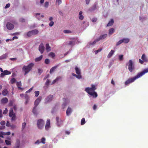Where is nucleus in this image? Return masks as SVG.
Here are the masks:
<instances>
[{
    "label": "nucleus",
    "mask_w": 148,
    "mask_h": 148,
    "mask_svg": "<svg viewBox=\"0 0 148 148\" xmlns=\"http://www.w3.org/2000/svg\"><path fill=\"white\" fill-rule=\"evenodd\" d=\"M91 86V87L86 88H85V91L89 95L92 97L93 98H96L98 96L97 93L95 91V90L97 89L96 85L92 84Z\"/></svg>",
    "instance_id": "obj_1"
},
{
    "label": "nucleus",
    "mask_w": 148,
    "mask_h": 148,
    "mask_svg": "<svg viewBox=\"0 0 148 148\" xmlns=\"http://www.w3.org/2000/svg\"><path fill=\"white\" fill-rule=\"evenodd\" d=\"M34 65V63H31L27 66H23L22 70L25 72V75H26L31 70Z\"/></svg>",
    "instance_id": "obj_2"
},
{
    "label": "nucleus",
    "mask_w": 148,
    "mask_h": 148,
    "mask_svg": "<svg viewBox=\"0 0 148 148\" xmlns=\"http://www.w3.org/2000/svg\"><path fill=\"white\" fill-rule=\"evenodd\" d=\"M128 69L130 72H132L135 69L132 60H130L128 63Z\"/></svg>",
    "instance_id": "obj_3"
},
{
    "label": "nucleus",
    "mask_w": 148,
    "mask_h": 148,
    "mask_svg": "<svg viewBox=\"0 0 148 148\" xmlns=\"http://www.w3.org/2000/svg\"><path fill=\"white\" fill-rule=\"evenodd\" d=\"M143 75L141 72L140 73H138L135 76V77L132 78H129V79L130 81L132 83L134 82L136 79L141 77Z\"/></svg>",
    "instance_id": "obj_4"
},
{
    "label": "nucleus",
    "mask_w": 148,
    "mask_h": 148,
    "mask_svg": "<svg viewBox=\"0 0 148 148\" xmlns=\"http://www.w3.org/2000/svg\"><path fill=\"white\" fill-rule=\"evenodd\" d=\"M44 122L42 119H39L37 121V126L39 129H42L44 126Z\"/></svg>",
    "instance_id": "obj_5"
},
{
    "label": "nucleus",
    "mask_w": 148,
    "mask_h": 148,
    "mask_svg": "<svg viewBox=\"0 0 148 148\" xmlns=\"http://www.w3.org/2000/svg\"><path fill=\"white\" fill-rule=\"evenodd\" d=\"M38 31L37 29H34L29 31L27 34V35L28 37H30L32 35H36L38 34Z\"/></svg>",
    "instance_id": "obj_6"
},
{
    "label": "nucleus",
    "mask_w": 148,
    "mask_h": 148,
    "mask_svg": "<svg viewBox=\"0 0 148 148\" xmlns=\"http://www.w3.org/2000/svg\"><path fill=\"white\" fill-rule=\"evenodd\" d=\"M9 116L11 117L12 120L14 121L15 120L16 116L15 114L14 113L12 108H11L10 110Z\"/></svg>",
    "instance_id": "obj_7"
},
{
    "label": "nucleus",
    "mask_w": 148,
    "mask_h": 148,
    "mask_svg": "<svg viewBox=\"0 0 148 148\" xmlns=\"http://www.w3.org/2000/svg\"><path fill=\"white\" fill-rule=\"evenodd\" d=\"M6 27L8 29L12 30L14 28V26L12 24L8 22L6 24Z\"/></svg>",
    "instance_id": "obj_8"
},
{
    "label": "nucleus",
    "mask_w": 148,
    "mask_h": 148,
    "mask_svg": "<svg viewBox=\"0 0 148 148\" xmlns=\"http://www.w3.org/2000/svg\"><path fill=\"white\" fill-rule=\"evenodd\" d=\"M38 49L41 53H42L45 50V47L42 43H41L39 46Z\"/></svg>",
    "instance_id": "obj_9"
},
{
    "label": "nucleus",
    "mask_w": 148,
    "mask_h": 148,
    "mask_svg": "<svg viewBox=\"0 0 148 148\" xmlns=\"http://www.w3.org/2000/svg\"><path fill=\"white\" fill-rule=\"evenodd\" d=\"M11 74V72L7 70H5L1 74L0 77H3L4 75H10Z\"/></svg>",
    "instance_id": "obj_10"
},
{
    "label": "nucleus",
    "mask_w": 148,
    "mask_h": 148,
    "mask_svg": "<svg viewBox=\"0 0 148 148\" xmlns=\"http://www.w3.org/2000/svg\"><path fill=\"white\" fill-rule=\"evenodd\" d=\"M53 98V95H49L45 99V101L46 103H48L51 101Z\"/></svg>",
    "instance_id": "obj_11"
},
{
    "label": "nucleus",
    "mask_w": 148,
    "mask_h": 148,
    "mask_svg": "<svg viewBox=\"0 0 148 148\" xmlns=\"http://www.w3.org/2000/svg\"><path fill=\"white\" fill-rule=\"evenodd\" d=\"M50 127V121L49 119H47V121L45 125V129L46 130H48Z\"/></svg>",
    "instance_id": "obj_12"
},
{
    "label": "nucleus",
    "mask_w": 148,
    "mask_h": 148,
    "mask_svg": "<svg viewBox=\"0 0 148 148\" xmlns=\"http://www.w3.org/2000/svg\"><path fill=\"white\" fill-rule=\"evenodd\" d=\"M41 99V97H39L35 101L34 105L36 107H37L39 102L40 101Z\"/></svg>",
    "instance_id": "obj_13"
},
{
    "label": "nucleus",
    "mask_w": 148,
    "mask_h": 148,
    "mask_svg": "<svg viewBox=\"0 0 148 148\" xmlns=\"http://www.w3.org/2000/svg\"><path fill=\"white\" fill-rule=\"evenodd\" d=\"M1 103L2 104H5L7 103L8 102V99L6 97L2 98L1 101Z\"/></svg>",
    "instance_id": "obj_14"
},
{
    "label": "nucleus",
    "mask_w": 148,
    "mask_h": 148,
    "mask_svg": "<svg viewBox=\"0 0 148 148\" xmlns=\"http://www.w3.org/2000/svg\"><path fill=\"white\" fill-rule=\"evenodd\" d=\"M56 120L57 121V125L58 126H60L62 124V121L60 120L59 118L58 117H56Z\"/></svg>",
    "instance_id": "obj_15"
},
{
    "label": "nucleus",
    "mask_w": 148,
    "mask_h": 148,
    "mask_svg": "<svg viewBox=\"0 0 148 148\" xmlns=\"http://www.w3.org/2000/svg\"><path fill=\"white\" fill-rule=\"evenodd\" d=\"M72 112V109L71 108L69 107L66 112L67 115L69 116Z\"/></svg>",
    "instance_id": "obj_16"
},
{
    "label": "nucleus",
    "mask_w": 148,
    "mask_h": 148,
    "mask_svg": "<svg viewBox=\"0 0 148 148\" xmlns=\"http://www.w3.org/2000/svg\"><path fill=\"white\" fill-rule=\"evenodd\" d=\"M16 86L18 87V88L20 90H23V88H21V82H17L16 83Z\"/></svg>",
    "instance_id": "obj_17"
},
{
    "label": "nucleus",
    "mask_w": 148,
    "mask_h": 148,
    "mask_svg": "<svg viewBox=\"0 0 148 148\" xmlns=\"http://www.w3.org/2000/svg\"><path fill=\"white\" fill-rule=\"evenodd\" d=\"M20 146V141L19 140H17L14 148H19Z\"/></svg>",
    "instance_id": "obj_18"
},
{
    "label": "nucleus",
    "mask_w": 148,
    "mask_h": 148,
    "mask_svg": "<svg viewBox=\"0 0 148 148\" xmlns=\"http://www.w3.org/2000/svg\"><path fill=\"white\" fill-rule=\"evenodd\" d=\"M107 36V34H104L102 35H101L100 37L98 38V40H101L103 39L106 38Z\"/></svg>",
    "instance_id": "obj_19"
},
{
    "label": "nucleus",
    "mask_w": 148,
    "mask_h": 148,
    "mask_svg": "<svg viewBox=\"0 0 148 148\" xmlns=\"http://www.w3.org/2000/svg\"><path fill=\"white\" fill-rule=\"evenodd\" d=\"M114 52V51L113 50H111L108 54L107 56V58H110L112 56V55H113Z\"/></svg>",
    "instance_id": "obj_20"
},
{
    "label": "nucleus",
    "mask_w": 148,
    "mask_h": 148,
    "mask_svg": "<svg viewBox=\"0 0 148 148\" xmlns=\"http://www.w3.org/2000/svg\"><path fill=\"white\" fill-rule=\"evenodd\" d=\"M83 12L82 11H80L79 14V18L80 20H82L84 19V16L82 15V14Z\"/></svg>",
    "instance_id": "obj_21"
},
{
    "label": "nucleus",
    "mask_w": 148,
    "mask_h": 148,
    "mask_svg": "<svg viewBox=\"0 0 148 148\" xmlns=\"http://www.w3.org/2000/svg\"><path fill=\"white\" fill-rule=\"evenodd\" d=\"M58 65L56 66L51 68L50 71V73L51 74L58 67Z\"/></svg>",
    "instance_id": "obj_22"
},
{
    "label": "nucleus",
    "mask_w": 148,
    "mask_h": 148,
    "mask_svg": "<svg viewBox=\"0 0 148 148\" xmlns=\"http://www.w3.org/2000/svg\"><path fill=\"white\" fill-rule=\"evenodd\" d=\"M8 92L7 89H5L3 90L2 94L3 96H5L8 94Z\"/></svg>",
    "instance_id": "obj_23"
},
{
    "label": "nucleus",
    "mask_w": 148,
    "mask_h": 148,
    "mask_svg": "<svg viewBox=\"0 0 148 148\" xmlns=\"http://www.w3.org/2000/svg\"><path fill=\"white\" fill-rule=\"evenodd\" d=\"M46 49L47 52L51 50V47L49 46V44H47L46 45Z\"/></svg>",
    "instance_id": "obj_24"
},
{
    "label": "nucleus",
    "mask_w": 148,
    "mask_h": 148,
    "mask_svg": "<svg viewBox=\"0 0 148 148\" xmlns=\"http://www.w3.org/2000/svg\"><path fill=\"white\" fill-rule=\"evenodd\" d=\"M43 56L42 55H41L40 56L36 58L35 59V61L36 62H37L40 61L42 58Z\"/></svg>",
    "instance_id": "obj_25"
},
{
    "label": "nucleus",
    "mask_w": 148,
    "mask_h": 148,
    "mask_svg": "<svg viewBox=\"0 0 148 148\" xmlns=\"http://www.w3.org/2000/svg\"><path fill=\"white\" fill-rule=\"evenodd\" d=\"M37 107H36V106H34L33 109L32 110V112L33 114L35 115H37L38 114V113L37 112V109H36Z\"/></svg>",
    "instance_id": "obj_26"
},
{
    "label": "nucleus",
    "mask_w": 148,
    "mask_h": 148,
    "mask_svg": "<svg viewBox=\"0 0 148 148\" xmlns=\"http://www.w3.org/2000/svg\"><path fill=\"white\" fill-rule=\"evenodd\" d=\"M114 21L113 19H112L107 25V26H110L112 25L114 23Z\"/></svg>",
    "instance_id": "obj_27"
},
{
    "label": "nucleus",
    "mask_w": 148,
    "mask_h": 148,
    "mask_svg": "<svg viewBox=\"0 0 148 148\" xmlns=\"http://www.w3.org/2000/svg\"><path fill=\"white\" fill-rule=\"evenodd\" d=\"M8 54L7 53L3 54L1 56H0V59L2 60L6 58L7 57Z\"/></svg>",
    "instance_id": "obj_28"
},
{
    "label": "nucleus",
    "mask_w": 148,
    "mask_h": 148,
    "mask_svg": "<svg viewBox=\"0 0 148 148\" xmlns=\"http://www.w3.org/2000/svg\"><path fill=\"white\" fill-rule=\"evenodd\" d=\"M67 44L71 46H73L75 45V42L73 41H69L67 43Z\"/></svg>",
    "instance_id": "obj_29"
},
{
    "label": "nucleus",
    "mask_w": 148,
    "mask_h": 148,
    "mask_svg": "<svg viewBox=\"0 0 148 148\" xmlns=\"http://www.w3.org/2000/svg\"><path fill=\"white\" fill-rule=\"evenodd\" d=\"M123 42L127 43L129 42L130 40L128 38H124L122 39Z\"/></svg>",
    "instance_id": "obj_30"
},
{
    "label": "nucleus",
    "mask_w": 148,
    "mask_h": 148,
    "mask_svg": "<svg viewBox=\"0 0 148 148\" xmlns=\"http://www.w3.org/2000/svg\"><path fill=\"white\" fill-rule=\"evenodd\" d=\"M75 70L76 71V73L77 74H81L80 70L77 67H75Z\"/></svg>",
    "instance_id": "obj_31"
},
{
    "label": "nucleus",
    "mask_w": 148,
    "mask_h": 148,
    "mask_svg": "<svg viewBox=\"0 0 148 148\" xmlns=\"http://www.w3.org/2000/svg\"><path fill=\"white\" fill-rule=\"evenodd\" d=\"M114 31V29L113 28L110 29L109 30V34H112Z\"/></svg>",
    "instance_id": "obj_32"
},
{
    "label": "nucleus",
    "mask_w": 148,
    "mask_h": 148,
    "mask_svg": "<svg viewBox=\"0 0 148 148\" xmlns=\"http://www.w3.org/2000/svg\"><path fill=\"white\" fill-rule=\"evenodd\" d=\"M141 72L143 74V75H144L145 73H147L148 72V68L147 69H145L143 70V71H141Z\"/></svg>",
    "instance_id": "obj_33"
},
{
    "label": "nucleus",
    "mask_w": 148,
    "mask_h": 148,
    "mask_svg": "<svg viewBox=\"0 0 148 148\" xmlns=\"http://www.w3.org/2000/svg\"><path fill=\"white\" fill-rule=\"evenodd\" d=\"M49 55L51 56L53 58L55 57V53H54L52 52H50L49 53Z\"/></svg>",
    "instance_id": "obj_34"
},
{
    "label": "nucleus",
    "mask_w": 148,
    "mask_h": 148,
    "mask_svg": "<svg viewBox=\"0 0 148 148\" xmlns=\"http://www.w3.org/2000/svg\"><path fill=\"white\" fill-rule=\"evenodd\" d=\"M129 79L127 80L125 82V84L126 85H128L130 83H131Z\"/></svg>",
    "instance_id": "obj_35"
},
{
    "label": "nucleus",
    "mask_w": 148,
    "mask_h": 148,
    "mask_svg": "<svg viewBox=\"0 0 148 148\" xmlns=\"http://www.w3.org/2000/svg\"><path fill=\"white\" fill-rule=\"evenodd\" d=\"M85 123V119L84 118H82L81 121V125H83Z\"/></svg>",
    "instance_id": "obj_36"
},
{
    "label": "nucleus",
    "mask_w": 148,
    "mask_h": 148,
    "mask_svg": "<svg viewBox=\"0 0 148 148\" xmlns=\"http://www.w3.org/2000/svg\"><path fill=\"white\" fill-rule=\"evenodd\" d=\"M123 41L122 39L119 40L118 42H117V43L116 44V45L118 46L119 45L121 44L123 42Z\"/></svg>",
    "instance_id": "obj_37"
},
{
    "label": "nucleus",
    "mask_w": 148,
    "mask_h": 148,
    "mask_svg": "<svg viewBox=\"0 0 148 148\" xmlns=\"http://www.w3.org/2000/svg\"><path fill=\"white\" fill-rule=\"evenodd\" d=\"M16 80L14 78H12L10 80V83L12 84H14Z\"/></svg>",
    "instance_id": "obj_38"
},
{
    "label": "nucleus",
    "mask_w": 148,
    "mask_h": 148,
    "mask_svg": "<svg viewBox=\"0 0 148 148\" xmlns=\"http://www.w3.org/2000/svg\"><path fill=\"white\" fill-rule=\"evenodd\" d=\"M45 140L46 139L44 137L42 138L41 139V143L43 144H45Z\"/></svg>",
    "instance_id": "obj_39"
},
{
    "label": "nucleus",
    "mask_w": 148,
    "mask_h": 148,
    "mask_svg": "<svg viewBox=\"0 0 148 148\" xmlns=\"http://www.w3.org/2000/svg\"><path fill=\"white\" fill-rule=\"evenodd\" d=\"M63 32L65 34L70 33H71V31L69 30H64Z\"/></svg>",
    "instance_id": "obj_40"
},
{
    "label": "nucleus",
    "mask_w": 148,
    "mask_h": 148,
    "mask_svg": "<svg viewBox=\"0 0 148 148\" xmlns=\"http://www.w3.org/2000/svg\"><path fill=\"white\" fill-rule=\"evenodd\" d=\"M123 55H120L119 56V59L121 61L123 60Z\"/></svg>",
    "instance_id": "obj_41"
},
{
    "label": "nucleus",
    "mask_w": 148,
    "mask_h": 148,
    "mask_svg": "<svg viewBox=\"0 0 148 148\" xmlns=\"http://www.w3.org/2000/svg\"><path fill=\"white\" fill-rule=\"evenodd\" d=\"M26 125V123L25 122L23 123L22 126V129L23 130L25 127Z\"/></svg>",
    "instance_id": "obj_42"
},
{
    "label": "nucleus",
    "mask_w": 148,
    "mask_h": 148,
    "mask_svg": "<svg viewBox=\"0 0 148 148\" xmlns=\"http://www.w3.org/2000/svg\"><path fill=\"white\" fill-rule=\"evenodd\" d=\"M102 48H100L97 50L95 51V54H97L98 52H100L102 50Z\"/></svg>",
    "instance_id": "obj_43"
},
{
    "label": "nucleus",
    "mask_w": 148,
    "mask_h": 148,
    "mask_svg": "<svg viewBox=\"0 0 148 148\" xmlns=\"http://www.w3.org/2000/svg\"><path fill=\"white\" fill-rule=\"evenodd\" d=\"M59 80V78H56V79L53 80L51 84H53L55 83L56 82H57Z\"/></svg>",
    "instance_id": "obj_44"
},
{
    "label": "nucleus",
    "mask_w": 148,
    "mask_h": 148,
    "mask_svg": "<svg viewBox=\"0 0 148 148\" xmlns=\"http://www.w3.org/2000/svg\"><path fill=\"white\" fill-rule=\"evenodd\" d=\"M45 62L47 64H49L50 63L49 60L48 59H46L45 60Z\"/></svg>",
    "instance_id": "obj_45"
},
{
    "label": "nucleus",
    "mask_w": 148,
    "mask_h": 148,
    "mask_svg": "<svg viewBox=\"0 0 148 148\" xmlns=\"http://www.w3.org/2000/svg\"><path fill=\"white\" fill-rule=\"evenodd\" d=\"M5 142L6 144L7 145H10L11 144V142L9 140H5Z\"/></svg>",
    "instance_id": "obj_46"
},
{
    "label": "nucleus",
    "mask_w": 148,
    "mask_h": 148,
    "mask_svg": "<svg viewBox=\"0 0 148 148\" xmlns=\"http://www.w3.org/2000/svg\"><path fill=\"white\" fill-rule=\"evenodd\" d=\"M141 58L142 60H144L145 61H146V57L145 56V55L144 54H143L142 57Z\"/></svg>",
    "instance_id": "obj_47"
},
{
    "label": "nucleus",
    "mask_w": 148,
    "mask_h": 148,
    "mask_svg": "<svg viewBox=\"0 0 148 148\" xmlns=\"http://www.w3.org/2000/svg\"><path fill=\"white\" fill-rule=\"evenodd\" d=\"M49 4V2H46L45 3L44 6L46 8H47Z\"/></svg>",
    "instance_id": "obj_48"
},
{
    "label": "nucleus",
    "mask_w": 148,
    "mask_h": 148,
    "mask_svg": "<svg viewBox=\"0 0 148 148\" xmlns=\"http://www.w3.org/2000/svg\"><path fill=\"white\" fill-rule=\"evenodd\" d=\"M50 81L49 80V79H48L46 82L45 83V85L47 86H48V85H49V84L50 83Z\"/></svg>",
    "instance_id": "obj_49"
},
{
    "label": "nucleus",
    "mask_w": 148,
    "mask_h": 148,
    "mask_svg": "<svg viewBox=\"0 0 148 148\" xmlns=\"http://www.w3.org/2000/svg\"><path fill=\"white\" fill-rule=\"evenodd\" d=\"M8 112V110L6 108H5V110H4L3 112V114H6Z\"/></svg>",
    "instance_id": "obj_50"
},
{
    "label": "nucleus",
    "mask_w": 148,
    "mask_h": 148,
    "mask_svg": "<svg viewBox=\"0 0 148 148\" xmlns=\"http://www.w3.org/2000/svg\"><path fill=\"white\" fill-rule=\"evenodd\" d=\"M35 93L36 97H37L39 95L40 92L39 91H36L35 92Z\"/></svg>",
    "instance_id": "obj_51"
},
{
    "label": "nucleus",
    "mask_w": 148,
    "mask_h": 148,
    "mask_svg": "<svg viewBox=\"0 0 148 148\" xmlns=\"http://www.w3.org/2000/svg\"><path fill=\"white\" fill-rule=\"evenodd\" d=\"M78 75H77V76H76V77L78 79H80L82 78V76L81 75V74H77Z\"/></svg>",
    "instance_id": "obj_52"
},
{
    "label": "nucleus",
    "mask_w": 148,
    "mask_h": 148,
    "mask_svg": "<svg viewBox=\"0 0 148 148\" xmlns=\"http://www.w3.org/2000/svg\"><path fill=\"white\" fill-rule=\"evenodd\" d=\"M99 40H98V39L97 38V39L95 40V41H93V42L91 44L92 45H93L95 44V43L99 41Z\"/></svg>",
    "instance_id": "obj_53"
},
{
    "label": "nucleus",
    "mask_w": 148,
    "mask_h": 148,
    "mask_svg": "<svg viewBox=\"0 0 148 148\" xmlns=\"http://www.w3.org/2000/svg\"><path fill=\"white\" fill-rule=\"evenodd\" d=\"M24 97L26 99V100H29V97L26 94L25 95Z\"/></svg>",
    "instance_id": "obj_54"
},
{
    "label": "nucleus",
    "mask_w": 148,
    "mask_h": 148,
    "mask_svg": "<svg viewBox=\"0 0 148 148\" xmlns=\"http://www.w3.org/2000/svg\"><path fill=\"white\" fill-rule=\"evenodd\" d=\"M56 3H58V5H60L62 3L61 0H56Z\"/></svg>",
    "instance_id": "obj_55"
},
{
    "label": "nucleus",
    "mask_w": 148,
    "mask_h": 148,
    "mask_svg": "<svg viewBox=\"0 0 148 148\" xmlns=\"http://www.w3.org/2000/svg\"><path fill=\"white\" fill-rule=\"evenodd\" d=\"M97 18H93L92 19V21L93 22H95L97 21Z\"/></svg>",
    "instance_id": "obj_56"
},
{
    "label": "nucleus",
    "mask_w": 148,
    "mask_h": 148,
    "mask_svg": "<svg viewBox=\"0 0 148 148\" xmlns=\"http://www.w3.org/2000/svg\"><path fill=\"white\" fill-rule=\"evenodd\" d=\"M10 5L9 3L6 4L5 7V8L6 9L10 7Z\"/></svg>",
    "instance_id": "obj_57"
},
{
    "label": "nucleus",
    "mask_w": 148,
    "mask_h": 148,
    "mask_svg": "<svg viewBox=\"0 0 148 148\" xmlns=\"http://www.w3.org/2000/svg\"><path fill=\"white\" fill-rule=\"evenodd\" d=\"M54 24V22L53 21H51L49 23V25L50 27H52Z\"/></svg>",
    "instance_id": "obj_58"
},
{
    "label": "nucleus",
    "mask_w": 148,
    "mask_h": 148,
    "mask_svg": "<svg viewBox=\"0 0 148 148\" xmlns=\"http://www.w3.org/2000/svg\"><path fill=\"white\" fill-rule=\"evenodd\" d=\"M33 88V87H32V88L29 89V90H28L26 92V93H28L29 92H30L32 90Z\"/></svg>",
    "instance_id": "obj_59"
},
{
    "label": "nucleus",
    "mask_w": 148,
    "mask_h": 148,
    "mask_svg": "<svg viewBox=\"0 0 148 148\" xmlns=\"http://www.w3.org/2000/svg\"><path fill=\"white\" fill-rule=\"evenodd\" d=\"M5 123L4 121H2L0 122V124L2 126H4V125L5 124Z\"/></svg>",
    "instance_id": "obj_60"
},
{
    "label": "nucleus",
    "mask_w": 148,
    "mask_h": 148,
    "mask_svg": "<svg viewBox=\"0 0 148 148\" xmlns=\"http://www.w3.org/2000/svg\"><path fill=\"white\" fill-rule=\"evenodd\" d=\"M41 143V142L39 140H37L35 142V144H39L40 143Z\"/></svg>",
    "instance_id": "obj_61"
},
{
    "label": "nucleus",
    "mask_w": 148,
    "mask_h": 148,
    "mask_svg": "<svg viewBox=\"0 0 148 148\" xmlns=\"http://www.w3.org/2000/svg\"><path fill=\"white\" fill-rule=\"evenodd\" d=\"M38 73L40 74L42 72V71L40 69H38Z\"/></svg>",
    "instance_id": "obj_62"
},
{
    "label": "nucleus",
    "mask_w": 148,
    "mask_h": 148,
    "mask_svg": "<svg viewBox=\"0 0 148 148\" xmlns=\"http://www.w3.org/2000/svg\"><path fill=\"white\" fill-rule=\"evenodd\" d=\"M97 106L95 104L93 107V109L94 110H95L97 108Z\"/></svg>",
    "instance_id": "obj_63"
},
{
    "label": "nucleus",
    "mask_w": 148,
    "mask_h": 148,
    "mask_svg": "<svg viewBox=\"0 0 148 148\" xmlns=\"http://www.w3.org/2000/svg\"><path fill=\"white\" fill-rule=\"evenodd\" d=\"M25 19L23 18H21L20 19V21L21 22H25Z\"/></svg>",
    "instance_id": "obj_64"
}]
</instances>
